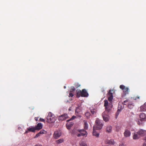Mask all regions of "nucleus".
Listing matches in <instances>:
<instances>
[{
    "label": "nucleus",
    "mask_w": 146,
    "mask_h": 146,
    "mask_svg": "<svg viewBox=\"0 0 146 146\" xmlns=\"http://www.w3.org/2000/svg\"><path fill=\"white\" fill-rule=\"evenodd\" d=\"M74 134L77 137H79L81 136L86 137L87 135V133L84 129L78 130L74 129L72 131Z\"/></svg>",
    "instance_id": "1"
},
{
    "label": "nucleus",
    "mask_w": 146,
    "mask_h": 146,
    "mask_svg": "<svg viewBox=\"0 0 146 146\" xmlns=\"http://www.w3.org/2000/svg\"><path fill=\"white\" fill-rule=\"evenodd\" d=\"M88 94L85 89H83L82 91L78 90L77 91L76 96L79 98L80 96L82 97H87Z\"/></svg>",
    "instance_id": "2"
},
{
    "label": "nucleus",
    "mask_w": 146,
    "mask_h": 146,
    "mask_svg": "<svg viewBox=\"0 0 146 146\" xmlns=\"http://www.w3.org/2000/svg\"><path fill=\"white\" fill-rule=\"evenodd\" d=\"M103 121L100 119L98 118H97L95 121V128L96 129L100 130L102 127L103 125Z\"/></svg>",
    "instance_id": "3"
},
{
    "label": "nucleus",
    "mask_w": 146,
    "mask_h": 146,
    "mask_svg": "<svg viewBox=\"0 0 146 146\" xmlns=\"http://www.w3.org/2000/svg\"><path fill=\"white\" fill-rule=\"evenodd\" d=\"M46 121L49 123H52L55 122L56 118L54 114L49 113L46 117Z\"/></svg>",
    "instance_id": "4"
},
{
    "label": "nucleus",
    "mask_w": 146,
    "mask_h": 146,
    "mask_svg": "<svg viewBox=\"0 0 146 146\" xmlns=\"http://www.w3.org/2000/svg\"><path fill=\"white\" fill-rule=\"evenodd\" d=\"M119 87L120 89H121L123 90L125 95H126L127 94H128L129 88L127 87H126L123 85H121Z\"/></svg>",
    "instance_id": "5"
},
{
    "label": "nucleus",
    "mask_w": 146,
    "mask_h": 146,
    "mask_svg": "<svg viewBox=\"0 0 146 146\" xmlns=\"http://www.w3.org/2000/svg\"><path fill=\"white\" fill-rule=\"evenodd\" d=\"M113 91V90H110L107 94V96L108 97V100L109 102H111L113 99V93L112 92Z\"/></svg>",
    "instance_id": "6"
},
{
    "label": "nucleus",
    "mask_w": 146,
    "mask_h": 146,
    "mask_svg": "<svg viewBox=\"0 0 146 146\" xmlns=\"http://www.w3.org/2000/svg\"><path fill=\"white\" fill-rule=\"evenodd\" d=\"M68 117L67 114L64 113V114L61 115L58 117V120L60 121H62L68 118Z\"/></svg>",
    "instance_id": "7"
},
{
    "label": "nucleus",
    "mask_w": 146,
    "mask_h": 146,
    "mask_svg": "<svg viewBox=\"0 0 146 146\" xmlns=\"http://www.w3.org/2000/svg\"><path fill=\"white\" fill-rule=\"evenodd\" d=\"M108 113L104 112L102 113V116L104 120L106 122H107L109 120L110 116L108 115Z\"/></svg>",
    "instance_id": "8"
},
{
    "label": "nucleus",
    "mask_w": 146,
    "mask_h": 146,
    "mask_svg": "<svg viewBox=\"0 0 146 146\" xmlns=\"http://www.w3.org/2000/svg\"><path fill=\"white\" fill-rule=\"evenodd\" d=\"M137 133L140 136H144L146 135V130L143 129H139L137 131Z\"/></svg>",
    "instance_id": "9"
},
{
    "label": "nucleus",
    "mask_w": 146,
    "mask_h": 146,
    "mask_svg": "<svg viewBox=\"0 0 146 146\" xmlns=\"http://www.w3.org/2000/svg\"><path fill=\"white\" fill-rule=\"evenodd\" d=\"M61 135V133L58 131H55L53 134V137L55 139H57Z\"/></svg>",
    "instance_id": "10"
},
{
    "label": "nucleus",
    "mask_w": 146,
    "mask_h": 146,
    "mask_svg": "<svg viewBox=\"0 0 146 146\" xmlns=\"http://www.w3.org/2000/svg\"><path fill=\"white\" fill-rule=\"evenodd\" d=\"M140 120L142 121H145L146 119V115L144 113H141L139 115Z\"/></svg>",
    "instance_id": "11"
},
{
    "label": "nucleus",
    "mask_w": 146,
    "mask_h": 146,
    "mask_svg": "<svg viewBox=\"0 0 146 146\" xmlns=\"http://www.w3.org/2000/svg\"><path fill=\"white\" fill-rule=\"evenodd\" d=\"M131 134L130 131L127 129H126L124 133L125 137H129L131 135Z\"/></svg>",
    "instance_id": "12"
},
{
    "label": "nucleus",
    "mask_w": 146,
    "mask_h": 146,
    "mask_svg": "<svg viewBox=\"0 0 146 146\" xmlns=\"http://www.w3.org/2000/svg\"><path fill=\"white\" fill-rule=\"evenodd\" d=\"M140 135L137 133V132L134 133L133 135V139H137L140 137Z\"/></svg>",
    "instance_id": "13"
},
{
    "label": "nucleus",
    "mask_w": 146,
    "mask_h": 146,
    "mask_svg": "<svg viewBox=\"0 0 146 146\" xmlns=\"http://www.w3.org/2000/svg\"><path fill=\"white\" fill-rule=\"evenodd\" d=\"M74 123L73 122H68L66 124V126L67 129H70L71 127L73 125Z\"/></svg>",
    "instance_id": "14"
},
{
    "label": "nucleus",
    "mask_w": 146,
    "mask_h": 146,
    "mask_svg": "<svg viewBox=\"0 0 146 146\" xmlns=\"http://www.w3.org/2000/svg\"><path fill=\"white\" fill-rule=\"evenodd\" d=\"M146 111V102L144 105L141 106L140 107V111Z\"/></svg>",
    "instance_id": "15"
},
{
    "label": "nucleus",
    "mask_w": 146,
    "mask_h": 146,
    "mask_svg": "<svg viewBox=\"0 0 146 146\" xmlns=\"http://www.w3.org/2000/svg\"><path fill=\"white\" fill-rule=\"evenodd\" d=\"M35 128L36 130H38L41 129L42 128V125L41 123H38L36 126L35 127Z\"/></svg>",
    "instance_id": "16"
},
{
    "label": "nucleus",
    "mask_w": 146,
    "mask_h": 146,
    "mask_svg": "<svg viewBox=\"0 0 146 146\" xmlns=\"http://www.w3.org/2000/svg\"><path fill=\"white\" fill-rule=\"evenodd\" d=\"M27 129L29 132H35L36 129L35 127L31 126L27 128Z\"/></svg>",
    "instance_id": "17"
},
{
    "label": "nucleus",
    "mask_w": 146,
    "mask_h": 146,
    "mask_svg": "<svg viewBox=\"0 0 146 146\" xmlns=\"http://www.w3.org/2000/svg\"><path fill=\"white\" fill-rule=\"evenodd\" d=\"M123 108V107H122L120 104H119L118 107V110L116 114L117 115H119L121 109Z\"/></svg>",
    "instance_id": "18"
},
{
    "label": "nucleus",
    "mask_w": 146,
    "mask_h": 146,
    "mask_svg": "<svg viewBox=\"0 0 146 146\" xmlns=\"http://www.w3.org/2000/svg\"><path fill=\"white\" fill-rule=\"evenodd\" d=\"M95 127H93V135L96 136V137H98L99 135V134L98 132L95 130Z\"/></svg>",
    "instance_id": "19"
},
{
    "label": "nucleus",
    "mask_w": 146,
    "mask_h": 146,
    "mask_svg": "<svg viewBox=\"0 0 146 146\" xmlns=\"http://www.w3.org/2000/svg\"><path fill=\"white\" fill-rule=\"evenodd\" d=\"M90 112L91 113V115L92 116L93 115L95 114L97 112V110L96 109H91L90 108Z\"/></svg>",
    "instance_id": "20"
},
{
    "label": "nucleus",
    "mask_w": 146,
    "mask_h": 146,
    "mask_svg": "<svg viewBox=\"0 0 146 146\" xmlns=\"http://www.w3.org/2000/svg\"><path fill=\"white\" fill-rule=\"evenodd\" d=\"M85 116L86 117L87 119H89L90 117H92V115H91V113L88 112H86L85 114Z\"/></svg>",
    "instance_id": "21"
},
{
    "label": "nucleus",
    "mask_w": 146,
    "mask_h": 146,
    "mask_svg": "<svg viewBox=\"0 0 146 146\" xmlns=\"http://www.w3.org/2000/svg\"><path fill=\"white\" fill-rule=\"evenodd\" d=\"M84 130H87L88 129V125L86 121L85 120H84Z\"/></svg>",
    "instance_id": "22"
},
{
    "label": "nucleus",
    "mask_w": 146,
    "mask_h": 146,
    "mask_svg": "<svg viewBox=\"0 0 146 146\" xmlns=\"http://www.w3.org/2000/svg\"><path fill=\"white\" fill-rule=\"evenodd\" d=\"M80 146H88L86 142L84 141H81L79 143Z\"/></svg>",
    "instance_id": "23"
},
{
    "label": "nucleus",
    "mask_w": 146,
    "mask_h": 146,
    "mask_svg": "<svg viewBox=\"0 0 146 146\" xmlns=\"http://www.w3.org/2000/svg\"><path fill=\"white\" fill-rule=\"evenodd\" d=\"M78 110H79V108L78 107H77L76 108V110L75 111V113L76 115L78 117H81V116L79 114V111H78Z\"/></svg>",
    "instance_id": "24"
},
{
    "label": "nucleus",
    "mask_w": 146,
    "mask_h": 146,
    "mask_svg": "<svg viewBox=\"0 0 146 146\" xmlns=\"http://www.w3.org/2000/svg\"><path fill=\"white\" fill-rule=\"evenodd\" d=\"M112 127L111 126H109L107 127L106 131L107 132L110 133Z\"/></svg>",
    "instance_id": "25"
},
{
    "label": "nucleus",
    "mask_w": 146,
    "mask_h": 146,
    "mask_svg": "<svg viewBox=\"0 0 146 146\" xmlns=\"http://www.w3.org/2000/svg\"><path fill=\"white\" fill-rule=\"evenodd\" d=\"M109 143L110 144L114 145L115 143L113 139H111L109 141Z\"/></svg>",
    "instance_id": "26"
},
{
    "label": "nucleus",
    "mask_w": 146,
    "mask_h": 146,
    "mask_svg": "<svg viewBox=\"0 0 146 146\" xmlns=\"http://www.w3.org/2000/svg\"><path fill=\"white\" fill-rule=\"evenodd\" d=\"M64 141V140L63 139H59L57 141V143L59 144L63 142Z\"/></svg>",
    "instance_id": "27"
},
{
    "label": "nucleus",
    "mask_w": 146,
    "mask_h": 146,
    "mask_svg": "<svg viewBox=\"0 0 146 146\" xmlns=\"http://www.w3.org/2000/svg\"><path fill=\"white\" fill-rule=\"evenodd\" d=\"M106 110V111L108 112L110 110V108L109 107V106H108L105 107Z\"/></svg>",
    "instance_id": "28"
},
{
    "label": "nucleus",
    "mask_w": 146,
    "mask_h": 146,
    "mask_svg": "<svg viewBox=\"0 0 146 146\" xmlns=\"http://www.w3.org/2000/svg\"><path fill=\"white\" fill-rule=\"evenodd\" d=\"M104 106L105 107L108 106V102L107 100H105L104 101Z\"/></svg>",
    "instance_id": "29"
},
{
    "label": "nucleus",
    "mask_w": 146,
    "mask_h": 146,
    "mask_svg": "<svg viewBox=\"0 0 146 146\" xmlns=\"http://www.w3.org/2000/svg\"><path fill=\"white\" fill-rule=\"evenodd\" d=\"M39 133L40 135L42 134H44L46 133V131L44 130H41L39 132Z\"/></svg>",
    "instance_id": "30"
},
{
    "label": "nucleus",
    "mask_w": 146,
    "mask_h": 146,
    "mask_svg": "<svg viewBox=\"0 0 146 146\" xmlns=\"http://www.w3.org/2000/svg\"><path fill=\"white\" fill-rule=\"evenodd\" d=\"M128 106L130 109H132L133 107V105L131 104H129Z\"/></svg>",
    "instance_id": "31"
},
{
    "label": "nucleus",
    "mask_w": 146,
    "mask_h": 146,
    "mask_svg": "<svg viewBox=\"0 0 146 146\" xmlns=\"http://www.w3.org/2000/svg\"><path fill=\"white\" fill-rule=\"evenodd\" d=\"M76 117V116L73 115L72 117H71V119H69V120H67V121L68 122H69L72 120L74 119Z\"/></svg>",
    "instance_id": "32"
},
{
    "label": "nucleus",
    "mask_w": 146,
    "mask_h": 146,
    "mask_svg": "<svg viewBox=\"0 0 146 146\" xmlns=\"http://www.w3.org/2000/svg\"><path fill=\"white\" fill-rule=\"evenodd\" d=\"M74 86L76 87L77 88L79 87L80 86V85L78 83H75L74 84Z\"/></svg>",
    "instance_id": "33"
},
{
    "label": "nucleus",
    "mask_w": 146,
    "mask_h": 146,
    "mask_svg": "<svg viewBox=\"0 0 146 146\" xmlns=\"http://www.w3.org/2000/svg\"><path fill=\"white\" fill-rule=\"evenodd\" d=\"M75 90V88H74V86H72L71 87L70 92H72L74 91Z\"/></svg>",
    "instance_id": "34"
},
{
    "label": "nucleus",
    "mask_w": 146,
    "mask_h": 146,
    "mask_svg": "<svg viewBox=\"0 0 146 146\" xmlns=\"http://www.w3.org/2000/svg\"><path fill=\"white\" fill-rule=\"evenodd\" d=\"M40 134L38 133L35 136V138H37L40 136Z\"/></svg>",
    "instance_id": "35"
},
{
    "label": "nucleus",
    "mask_w": 146,
    "mask_h": 146,
    "mask_svg": "<svg viewBox=\"0 0 146 146\" xmlns=\"http://www.w3.org/2000/svg\"><path fill=\"white\" fill-rule=\"evenodd\" d=\"M74 96L73 94L72 93H71V92H70V94H69V96L70 97H72Z\"/></svg>",
    "instance_id": "36"
},
{
    "label": "nucleus",
    "mask_w": 146,
    "mask_h": 146,
    "mask_svg": "<svg viewBox=\"0 0 146 146\" xmlns=\"http://www.w3.org/2000/svg\"><path fill=\"white\" fill-rule=\"evenodd\" d=\"M40 121L44 122L45 121V120H44V119H42V118H40Z\"/></svg>",
    "instance_id": "37"
},
{
    "label": "nucleus",
    "mask_w": 146,
    "mask_h": 146,
    "mask_svg": "<svg viewBox=\"0 0 146 146\" xmlns=\"http://www.w3.org/2000/svg\"><path fill=\"white\" fill-rule=\"evenodd\" d=\"M128 102V100H126L125 101H124L123 102V104H124V105H125V103H126V102Z\"/></svg>",
    "instance_id": "38"
},
{
    "label": "nucleus",
    "mask_w": 146,
    "mask_h": 146,
    "mask_svg": "<svg viewBox=\"0 0 146 146\" xmlns=\"http://www.w3.org/2000/svg\"><path fill=\"white\" fill-rule=\"evenodd\" d=\"M143 146H146V141L145 142Z\"/></svg>",
    "instance_id": "39"
},
{
    "label": "nucleus",
    "mask_w": 146,
    "mask_h": 146,
    "mask_svg": "<svg viewBox=\"0 0 146 146\" xmlns=\"http://www.w3.org/2000/svg\"><path fill=\"white\" fill-rule=\"evenodd\" d=\"M139 96H137L136 98H134V99L135 100H136L137 99H139Z\"/></svg>",
    "instance_id": "40"
},
{
    "label": "nucleus",
    "mask_w": 146,
    "mask_h": 146,
    "mask_svg": "<svg viewBox=\"0 0 146 146\" xmlns=\"http://www.w3.org/2000/svg\"><path fill=\"white\" fill-rule=\"evenodd\" d=\"M119 146H125L124 144H123V143H121V144H120Z\"/></svg>",
    "instance_id": "41"
},
{
    "label": "nucleus",
    "mask_w": 146,
    "mask_h": 146,
    "mask_svg": "<svg viewBox=\"0 0 146 146\" xmlns=\"http://www.w3.org/2000/svg\"><path fill=\"white\" fill-rule=\"evenodd\" d=\"M28 132H29L28 130L27 131H26L25 133V134H26L28 133Z\"/></svg>",
    "instance_id": "42"
},
{
    "label": "nucleus",
    "mask_w": 146,
    "mask_h": 146,
    "mask_svg": "<svg viewBox=\"0 0 146 146\" xmlns=\"http://www.w3.org/2000/svg\"><path fill=\"white\" fill-rule=\"evenodd\" d=\"M35 120L36 121H37L38 120V117H35Z\"/></svg>",
    "instance_id": "43"
},
{
    "label": "nucleus",
    "mask_w": 146,
    "mask_h": 146,
    "mask_svg": "<svg viewBox=\"0 0 146 146\" xmlns=\"http://www.w3.org/2000/svg\"><path fill=\"white\" fill-rule=\"evenodd\" d=\"M137 124L139 125H140V124H141V122H140L139 121L138 123H137Z\"/></svg>",
    "instance_id": "44"
},
{
    "label": "nucleus",
    "mask_w": 146,
    "mask_h": 146,
    "mask_svg": "<svg viewBox=\"0 0 146 146\" xmlns=\"http://www.w3.org/2000/svg\"><path fill=\"white\" fill-rule=\"evenodd\" d=\"M35 146H41V145H39V144H37Z\"/></svg>",
    "instance_id": "45"
},
{
    "label": "nucleus",
    "mask_w": 146,
    "mask_h": 146,
    "mask_svg": "<svg viewBox=\"0 0 146 146\" xmlns=\"http://www.w3.org/2000/svg\"><path fill=\"white\" fill-rule=\"evenodd\" d=\"M69 111H70L71 110V109L70 108L69 109Z\"/></svg>",
    "instance_id": "46"
},
{
    "label": "nucleus",
    "mask_w": 146,
    "mask_h": 146,
    "mask_svg": "<svg viewBox=\"0 0 146 146\" xmlns=\"http://www.w3.org/2000/svg\"><path fill=\"white\" fill-rule=\"evenodd\" d=\"M145 139H146H146L145 138Z\"/></svg>",
    "instance_id": "47"
}]
</instances>
